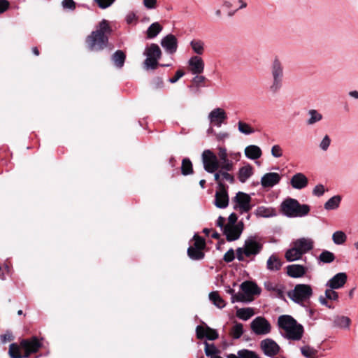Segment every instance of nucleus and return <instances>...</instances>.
Here are the masks:
<instances>
[{"instance_id": "obj_1", "label": "nucleus", "mask_w": 358, "mask_h": 358, "mask_svg": "<svg viewBox=\"0 0 358 358\" xmlns=\"http://www.w3.org/2000/svg\"><path fill=\"white\" fill-rule=\"evenodd\" d=\"M112 33V28L108 20L103 19L96 26L85 38V43L88 50L91 52H100L108 47L109 36Z\"/></svg>"}, {"instance_id": "obj_2", "label": "nucleus", "mask_w": 358, "mask_h": 358, "mask_svg": "<svg viewBox=\"0 0 358 358\" xmlns=\"http://www.w3.org/2000/svg\"><path fill=\"white\" fill-rule=\"evenodd\" d=\"M278 327L282 337L289 341H300L303 335L304 328L302 324L289 315L278 317Z\"/></svg>"}, {"instance_id": "obj_3", "label": "nucleus", "mask_w": 358, "mask_h": 358, "mask_svg": "<svg viewBox=\"0 0 358 358\" xmlns=\"http://www.w3.org/2000/svg\"><path fill=\"white\" fill-rule=\"evenodd\" d=\"M264 242L262 238L258 236H250L241 248L236 249V258L240 262L245 261V258H250L254 260L255 257L259 254L263 249Z\"/></svg>"}, {"instance_id": "obj_4", "label": "nucleus", "mask_w": 358, "mask_h": 358, "mask_svg": "<svg viewBox=\"0 0 358 358\" xmlns=\"http://www.w3.org/2000/svg\"><path fill=\"white\" fill-rule=\"evenodd\" d=\"M282 213L288 217H303L310 211L307 204H301L296 199L287 198L281 203Z\"/></svg>"}, {"instance_id": "obj_5", "label": "nucleus", "mask_w": 358, "mask_h": 358, "mask_svg": "<svg viewBox=\"0 0 358 358\" xmlns=\"http://www.w3.org/2000/svg\"><path fill=\"white\" fill-rule=\"evenodd\" d=\"M143 55L146 57L143 62L144 69L155 70L159 66V59L162 56V50L156 43H151L147 45L143 52Z\"/></svg>"}, {"instance_id": "obj_6", "label": "nucleus", "mask_w": 358, "mask_h": 358, "mask_svg": "<svg viewBox=\"0 0 358 358\" xmlns=\"http://www.w3.org/2000/svg\"><path fill=\"white\" fill-rule=\"evenodd\" d=\"M311 286L308 284H297L294 288L288 292L287 296L296 303L302 305L313 296Z\"/></svg>"}, {"instance_id": "obj_7", "label": "nucleus", "mask_w": 358, "mask_h": 358, "mask_svg": "<svg viewBox=\"0 0 358 358\" xmlns=\"http://www.w3.org/2000/svg\"><path fill=\"white\" fill-rule=\"evenodd\" d=\"M206 247L205 239L196 234H194L187 251L188 257L194 261L203 259L205 257L203 250Z\"/></svg>"}, {"instance_id": "obj_8", "label": "nucleus", "mask_w": 358, "mask_h": 358, "mask_svg": "<svg viewBox=\"0 0 358 358\" xmlns=\"http://www.w3.org/2000/svg\"><path fill=\"white\" fill-rule=\"evenodd\" d=\"M271 72L272 75L273 81L270 85V91L273 93L278 92L282 86L283 80V66L277 57L274 59L271 66Z\"/></svg>"}, {"instance_id": "obj_9", "label": "nucleus", "mask_w": 358, "mask_h": 358, "mask_svg": "<svg viewBox=\"0 0 358 358\" xmlns=\"http://www.w3.org/2000/svg\"><path fill=\"white\" fill-rule=\"evenodd\" d=\"M43 338H38L36 336L20 340V346L24 350V357L29 358L31 354L36 353L43 346Z\"/></svg>"}, {"instance_id": "obj_10", "label": "nucleus", "mask_w": 358, "mask_h": 358, "mask_svg": "<svg viewBox=\"0 0 358 358\" xmlns=\"http://www.w3.org/2000/svg\"><path fill=\"white\" fill-rule=\"evenodd\" d=\"M201 159L204 170L209 173H213L220 168V162L217 157L210 150H203Z\"/></svg>"}, {"instance_id": "obj_11", "label": "nucleus", "mask_w": 358, "mask_h": 358, "mask_svg": "<svg viewBox=\"0 0 358 358\" xmlns=\"http://www.w3.org/2000/svg\"><path fill=\"white\" fill-rule=\"evenodd\" d=\"M250 328L256 335H266L271 331L269 322L263 317H257L250 323Z\"/></svg>"}, {"instance_id": "obj_12", "label": "nucleus", "mask_w": 358, "mask_h": 358, "mask_svg": "<svg viewBox=\"0 0 358 358\" xmlns=\"http://www.w3.org/2000/svg\"><path fill=\"white\" fill-rule=\"evenodd\" d=\"M234 201L236 202L234 209L241 214L248 213L252 209L251 197L246 193L238 192L234 198Z\"/></svg>"}, {"instance_id": "obj_13", "label": "nucleus", "mask_w": 358, "mask_h": 358, "mask_svg": "<svg viewBox=\"0 0 358 358\" xmlns=\"http://www.w3.org/2000/svg\"><path fill=\"white\" fill-rule=\"evenodd\" d=\"M260 348L263 353L271 358L275 357L280 350L279 345L271 338H265L260 342Z\"/></svg>"}, {"instance_id": "obj_14", "label": "nucleus", "mask_w": 358, "mask_h": 358, "mask_svg": "<svg viewBox=\"0 0 358 358\" xmlns=\"http://www.w3.org/2000/svg\"><path fill=\"white\" fill-rule=\"evenodd\" d=\"M208 120L211 125L220 127L227 120V115L224 109L216 108L208 114Z\"/></svg>"}, {"instance_id": "obj_15", "label": "nucleus", "mask_w": 358, "mask_h": 358, "mask_svg": "<svg viewBox=\"0 0 358 358\" xmlns=\"http://www.w3.org/2000/svg\"><path fill=\"white\" fill-rule=\"evenodd\" d=\"M243 231V223L239 222L236 226H225L222 232L228 241L231 242L238 239Z\"/></svg>"}, {"instance_id": "obj_16", "label": "nucleus", "mask_w": 358, "mask_h": 358, "mask_svg": "<svg viewBox=\"0 0 358 358\" xmlns=\"http://www.w3.org/2000/svg\"><path fill=\"white\" fill-rule=\"evenodd\" d=\"M161 45L168 54L173 55L178 50V41L175 35L169 34L162 38Z\"/></svg>"}, {"instance_id": "obj_17", "label": "nucleus", "mask_w": 358, "mask_h": 358, "mask_svg": "<svg viewBox=\"0 0 358 358\" xmlns=\"http://www.w3.org/2000/svg\"><path fill=\"white\" fill-rule=\"evenodd\" d=\"M188 66L192 74L199 75L203 72L205 64L201 57L194 55L188 60Z\"/></svg>"}, {"instance_id": "obj_18", "label": "nucleus", "mask_w": 358, "mask_h": 358, "mask_svg": "<svg viewBox=\"0 0 358 358\" xmlns=\"http://www.w3.org/2000/svg\"><path fill=\"white\" fill-rule=\"evenodd\" d=\"M281 180L278 173L269 172L265 173L261 178V185L264 188H271L278 185Z\"/></svg>"}, {"instance_id": "obj_19", "label": "nucleus", "mask_w": 358, "mask_h": 358, "mask_svg": "<svg viewBox=\"0 0 358 358\" xmlns=\"http://www.w3.org/2000/svg\"><path fill=\"white\" fill-rule=\"evenodd\" d=\"M214 203L219 208H225L229 204L227 187L218 188L215 193Z\"/></svg>"}, {"instance_id": "obj_20", "label": "nucleus", "mask_w": 358, "mask_h": 358, "mask_svg": "<svg viewBox=\"0 0 358 358\" xmlns=\"http://www.w3.org/2000/svg\"><path fill=\"white\" fill-rule=\"evenodd\" d=\"M299 250L302 252V255L306 254L310 251L314 247V241L310 238H300L292 242Z\"/></svg>"}, {"instance_id": "obj_21", "label": "nucleus", "mask_w": 358, "mask_h": 358, "mask_svg": "<svg viewBox=\"0 0 358 358\" xmlns=\"http://www.w3.org/2000/svg\"><path fill=\"white\" fill-rule=\"evenodd\" d=\"M347 278L345 273H338L328 280L326 286L331 289H340L345 284Z\"/></svg>"}, {"instance_id": "obj_22", "label": "nucleus", "mask_w": 358, "mask_h": 358, "mask_svg": "<svg viewBox=\"0 0 358 358\" xmlns=\"http://www.w3.org/2000/svg\"><path fill=\"white\" fill-rule=\"evenodd\" d=\"M308 268L301 264H290L286 267V272L288 276L293 278L303 277L307 272Z\"/></svg>"}, {"instance_id": "obj_23", "label": "nucleus", "mask_w": 358, "mask_h": 358, "mask_svg": "<svg viewBox=\"0 0 358 358\" xmlns=\"http://www.w3.org/2000/svg\"><path fill=\"white\" fill-rule=\"evenodd\" d=\"M308 180L307 177L302 173L294 174L291 180L290 184L294 189H301L308 185Z\"/></svg>"}, {"instance_id": "obj_24", "label": "nucleus", "mask_w": 358, "mask_h": 358, "mask_svg": "<svg viewBox=\"0 0 358 358\" xmlns=\"http://www.w3.org/2000/svg\"><path fill=\"white\" fill-rule=\"evenodd\" d=\"M218 157L220 161V166L223 165L225 169H231V164H234L231 159L229 158V153L224 146H218Z\"/></svg>"}, {"instance_id": "obj_25", "label": "nucleus", "mask_w": 358, "mask_h": 358, "mask_svg": "<svg viewBox=\"0 0 358 358\" xmlns=\"http://www.w3.org/2000/svg\"><path fill=\"white\" fill-rule=\"evenodd\" d=\"M241 289L248 296L258 295L261 292V289L257 285L252 281H245L241 283Z\"/></svg>"}, {"instance_id": "obj_26", "label": "nucleus", "mask_w": 358, "mask_h": 358, "mask_svg": "<svg viewBox=\"0 0 358 358\" xmlns=\"http://www.w3.org/2000/svg\"><path fill=\"white\" fill-rule=\"evenodd\" d=\"M254 169L252 165L247 164L246 165L239 168L237 177L241 183H245L253 175Z\"/></svg>"}, {"instance_id": "obj_27", "label": "nucleus", "mask_w": 358, "mask_h": 358, "mask_svg": "<svg viewBox=\"0 0 358 358\" xmlns=\"http://www.w3.org/2000/svg\"><path fill=\"white\" fill-rule=\"evenodd\" d=\"M282 263L277 255H271L266 262V268L271 271H278L280 270Z\"/></svg>"}, {"instance_id": "obj_28", "label": "nucleus", "mask_w": 358, "mask_h": 358, "mask_svg": "<svg viewBox=\"0 0 358 358\" xmlns=\"http://www.w3.org/2000/svg\"><path fill=\"white\" fill-rule=\"evenodd\" d=\"M245 155L247 158L255 160L261 157L262 152L259 146L250 145L245 148Z\"/></svg>"}, {"instance_id": "obj_29", "label": "nucleus", "mask_w": 358, "mask_h": 358, "mask_svg": "<svg viewBox=\"0 0 358 358\" xmlns=\"http://www.w3.org/2000/svg\"><path fill=\"white\" fill-rule=\"evenodd\" d=\"M303 255L294 245L292 244V248L288 249L285 254V257L287 262H294L301 259Z\"/></svg>"}, {"instance_id": "obj_30", "label": "nucleus", "mask_w": 358, "mask_h": 358, "mask_svg": "<svg viewBox=\"0 0 358 358\" xmlns=\"http://www.w3.org/2000/svg\"><path fill=\"white\" fill-rule=\"evenodd\" d=\"M111 59L117 68L121 69L124 64L126 60V54L124 51L118 50L113 54Z\"/></svg>"}, {"instance_id": "obj_31", "label": "nucleus", "mask_w": 358, "mask_h": 358, "mask_svg": "<svg viewBox=\"0 0 358 358\" xmlns=\"http://www.w3.org/2000/svg\"><path fill=\"white\" fill-rule=\"evenodd\" d=\"M208 296H209V300L217 308L222 309L226 306V302L220 296V295L217 291L211 292L209 294Z\"/></svg>"}, {"instance_id": "obj_32", "label": "nucleus", "mask_w": 358, "mask_h": 358, "mask_svg": "<svg viewBox=\"0 0 358 358\" xmlns=\"http://www.w3.org/2000/svg\"><path fill=\"white\" fill-rule=\"evenodd\" d=\"M189 45L192 51L198 56L202 55L205 51V43L201 39H193L190 41Z\"/></svg>"}, {"instance_id": "obj_33", "label": "nucleus", "mask_w": 358, "mask_h": 358, "mask_svg": "<svg viewBox=\"0 0 358 358\" xmlns=\"http://www.w3.org/2000/svg\"><path fill=\"white\" fill-rule=\"evenodd\" d=\"M254 314L255 312L252 308H237L236 313V317L244 321L249 320Z\"/></svg>"}, {"instance_id": "obj_34", "label": "nucleus", "mask_w": 358, "mask_h": 358, "mask_svg": "<svg viewBox=\"0 0 358 358\" xmlns=\"http://www.w3.org/2000/svg\"><path fill=\"white\" fill-rule=\"evenodd\" d=\"M255 214L257 217H270L275 215V212L272 208L259 206L256 209Z\"/></svg>"}, {"instance_id": "obj_35", "label": "nucleus", "mask_w": 358, "mask_h": 358, "mask_svg": "<svg viewBox=\"0 0 358 358\" xmlns=\"http://www.w3.org/2000/svg\"><path fill=\"white\" fill-rule=\"evenodd\" d=\"M20 343H11L9 346L8 354L11 358H25L21 352Z\"/></svg>"}, {"instance_id": "obj_36", "label": "nucleus", "mask_w": 358, "mask_h": 358, "mask_svg": "<svg viewBox=\"0 0 358 358\" xmlns=\"http://www.w3.org/2000/svg\"><path fill=\"white\" fill-rule=\"evenodd\" d=\"M308 113L310 117L307 120L306 123L308 125H313L321 121L323 118L322 115L315 109L309 110Z\"/></svg>"}, {"instance_id": "obj_37", "label": "nucleus", "mask_w": 358, "mask_h": 358, "mask_svg": "<svg viewBox=\"0 0 358 358\" xmlns=\"http://www.w3.org/2000/svg\"><path fill=\"white\" fill-rule=\"evenodd\" d=\"M341 201V197L339 195L334 196L324 203V208L328 210H335L339 207Z\"/></svg>"}, {"instance_id": "obj_38", "label": "nucleus", "mask_w": 358, "mask_h": 358, "mask_svg": "<svg viewBox=\"0 0 358 358\" xmlns=\"http://www.w3.org/2000/svg\"><path fill=\"white\" fill-rule=\"evenodd\" d=\"M162 30V27L158 22L152 23L147 30V37L153 38L156 37Z\"/></svg>"}, {"instance_id": "obj_39", "label": "nucleus", "mask_w": 358, "mask_h": 358, "mask_svg": "<svg viewBox=\"0 0 358 358\" xmlns=\"http://www.w3.org/2000/svg\"><path fill=\"white\" fill-rule=\"evenodd\" d=\"M181 173L184 176L193 173V166L191 160L189 158H184L182 161Z\"/></svg>"}, {"instance_id": "obj_40", "label": "nucleus", "mask_w": 358, "mask_h": 358, "mask_svg": "<svg viewBox=\"0 0 358 358\" xmlns=\"http://www.w3.org/2000/svg\"><path fill=\"white\" fill-rule=\"evenodd\" d=\"M335 255L333 252L324 250L319 255L318 260L324 264H329L335 260Z\"/></svg>"}, {"instance_id": "obj_41", "label": "nucleus", "mask_w": 358, "mask_h": 358, "mask_svg": "<svg viewBox=\"0 0 358 358\" xmlns=\"http://www.w3.org/2000/svg\"><path fill=\"white\" fill-rule=\"evenodd\" d=\"M220 168H222V181L226 180L229 182L231 184H234L235 182V178L234 176L229 173V172L232 171L234 169V164H231V169H225L223 168V165L220 166Z\"/></svg>"}, {"instance_id": "obj_42", "label": "nucleus", "mask_w": 358, "mask_h": 358, "mask_svg": "<svg viewBox=\"0 0 358 358\" xmlns=\"http://www.w3.org/2000/svg\"><path fill=\"white\" fill-rule=\"evenodd\" d=\"M301 352L306 358H318L317 350L308 345L303 346L300 348Z\"/></svg>"}, {"instance_id": "obj_43", "label": "nucleus", "mask_w": 358, "mask_h": 358, "mask_svg": "<svg viewBox=\"0 0 358 358\" xmlns=\"http://www.w3.org/2000/svg\"><path fill=\"white\" fill-rule=\"evenodd\" d=\"M243 334V325L236 322L231 329L230 335L234 339H238Z\"/></svg>"}, {"instance_id": "obj_44", "label": "nucleus", "mask_w": 358, "mask_h": 358, "mask_svg": "<svg viewBox=\"0 0 358 358\" xmlns=\"http://www.w3.org/2000/svg\"><path fill=\"white\" fill-rule=\"evenodd\" d=\"M332 240L336 245H342L347 240L346 234L342 231H336L332 235Z\"/></svg>"}, {"instance_id": "obj_45", "label": "nucleus", "mask_w": 358, "mask_h": 358, "mask_svg": "<svg viewBox=\"0 0 358 358\" xmlns=\"http://www.w3.org/2000/svg\"><path fill=\"white\" fill-rule=\"evenodd\" d=\"M238 129L241 133L245 135H250L255 132V130L249 124L243 121H239L238 122Z\"/></svg>"}, {"instance_id": "obj_46", "label": "nucleus", "mask_w": 358, "mask_h": 358, "mask_svg": "<svg viewBox=\"0 0 358 358\" xmlns=\"http://www.w3.org/2000/svg\"><path fill=\"white\" fill-rule=\"evenodd\" d=\"M209 327L206 326L203 327L201 325H198L196 328V334L198 339H203L205 338V336H206V333L209 329Z\"/></svg>"}, {"instance_id": "obj_47", "label": "nucleus", "mask_w": 358, "mask_h": 358, "mask_svg": "<svg viewBox=\"0 0 358 358\" xmlns=\"http://www.w3.org/2000/svg\"><path fill=\"white\" fill-rule=\"evenodd\" d=\"M220 173H222V168H219L217 171H216L215 172L213 173H214V180L217 183V188L227 187L223 182L222 178V174Z\"/></svg>"}, {"instance_id": "obj_48", "label": "nucleus", "mask_w": 358, "mask_h": 358, "mask_svg": "<svg viewBox=\"0 0 358 358\" xmlns=\"http://www.w3.org/2000/svg\"><path fill=\"white\" fill-rule=\"evenodd\" d=\"M206 80V78L203 76H201L200 74L196 75L192 80V83L197 87L203 86L205 81Z\"/></svg>"}, {"instance_id": "obj_49", "label": "nucleus", "mask_w": 358, "mask_h": 358, "mask_svg": "<svg viewBox=\"0 0 358 358\" xmlns=\"http://www.w3.org/2000/svg\"><path fill=\"white\" fill-rule=\"evenodd\" d=\"M62 6L64 10H74L76 8V2L73 0H63Z\"/></svg>"}, {"instance_id": "obj_50", "label": "nucleus", "mask_w": 358, "mask_h": 358, "mask_svg": "<svg viewBox=\"0 0 358 358\" xmlns=\"http://www.w3.org/2000/svg\"><path fill=\"white\" fill-rule=\"evenodd\" d=\"M98 6L101 9H106L110 7L115 0H94Z\"/></svg>"}, {"instance_id": "obj_51", "label": "nucleus", "mask_w": 358, "mask_h": 358, "mask_svg": "<svg viewBox=\"0 0 358 358\" xmlns=\"http://www.w3.org/2000/svg\"><path fill=\"white\" fill-rule=\"evenodd\" d=\"M271 152L272 156L275 158L281 157L283 154L282 149L279 145H274L271 148Z\"/></svg>"}, {"instance_id": "obj_52", "label": "nucleus", "mask_w": 358, "mask_h": 358, "mask_svg": "<svg viewBox=\"0 0 358 358\" xmlns=\"http://www.w3.org/2000/svg\"><path fill=\"white\" fill-rule=\"evenodd\" d=\"M334 289H327L325 291V296L327 299L332 301H337L338 299V294L334 290Z\"/></svg>"}, {"instance_id": "obj_53", "label": "nucleus", "mask_w": 358, "mask_h": 358, "mask_svg": "<svg viewBox=\"0 0 358 358\" xmlns=\"http://www.w3.org/2000/svg\"><path fill=\"white\" fill-rule=\"evenodd\" d=\"M331 143V139L328 135H325L322 141L320 144V148L326 151L329 148Z\"/></svg>"}, {"instance_id": "obj_54", "label": "nucleus", "mask_w": 358, "mask_h": 358, "mask_svg": "<svg viewBox=\"0 0 358 358\" xmlns=\"http://www.w3.org/2000/svg\"><path fill=\"white\" fill-rule=\"evenodd\" d=\"M235 259L234 251L232 248H230L224 255L223 260L225 262L229 263L234 261Z\"/></svg>"}, {"instance_id": "obj_55", "label": "nucleus", "mask_w": 358, "mask_h": 358, "mask_svg": "<svg viewBox=\"0 0 358 358\" xmlns=\"http://www.w3.org/2000/svg\"><path fill=\"white\" fill-rule=\"evenodd\" d=\"M208 331V333H206V336H205V338L210 340V341H214L218 338V333L216 330L209 328Z\"/></svg>"}, {"instance_id": "obj_56", "label": "nucleus", "mask_w": 358, "mask_h": 358, "mask_svg": "<svg viewBox=\"0 0 358 358\" xmlns=\"http://www.w3.org/2000/svg\"><path fill=\"white\" fill-rule=\"evenodd\" d=\"M216 352V348L213 344L209 345L205 343V353L207 356H212Z\"/></svg>"}, {"instance_id": "obj_57", "label": "nucleus", "mask_w": 358, "mask_h": 358, "mask_svg": "<svg viewBox=\"0 0 358 358\" xmlns=\"http://www.w3.org/2000/svg\"><path fill=\"white\" fill-rule=\"evenodd\" d=\"M152 85L155 89H160L164 87V81L162 78L156 77L152 81Z\"/></svg>"}, {"instance_id": "obj_58", "label": "nucleus", "mask_w": 358, "mask_h": 358, "mask_svg": "<svg viewBox=\"0 0 358 358\" xmlns=\"http://www.w3.org/2000/svg\"><path fill=\"white\" fill-rule=\"evenodd\" d=\"M185 75V72L182 70V69H179L178 70L176 73H175V76L170 78L169 79V81L171 83H176L180 78H182L183 76Z\"/></svg>"}, {"instance_id": "obj_59", "label": "nucleus", "mask_w": 358, "mask_h": 358, "mask_svg": "<svg viewBox=\"0 0 358 358\" xmlns=\"http://www.w3.org/2000/svg\"><path fill=\"white\" fill-rule=\"evenodd\" d=\"M324 187L323 185H321V184L316 185L313 190V194L317 196H322L324 194Z\"/></svg>"}, {"instance_id": "obj_60", "label": "nucleus", "mask_w": 358, "mask_h": 358, "mask_svg": "<svg viewBox=\"0 0 358 358\" xmlns=\"http://www.w3.org/2000/svg\"><path fill=\"white\" fill-rule=\"evenodd\" d=\"M238 220V216L235 213H232L230 214V215L228 217V223L226 224V226H236V222Z\"/></svg>"}, {"instance_id": "obj_61", "label": "nucleus", "mask_w": 358, "mask_h": 358, "mask_svg": "<svg viewBox=\"0 0 358 358\" xmlns=\"http://www.w3.org/2000/svg\"><path fill=\"white\" fill-rule=\"evenodd\" d=\"M231 303L243 302L245 301V296L241 293L234 294L231 298Z\"/></svg>"}, {"instance_id": "obj_62", "label": "nucleus", "mask_w": 358, "mask_h": 358, "mask_svg": "<svg viewBox=\"0 0 358 358\" xmlns=\"http://www.w3.org/2000/svg\"><path fill=\"white\" fill-rule=\"evenodd\" d=\"M143 5L148 9H153L157 6V0H143Z\"/></svg>"}, {"instance_id": "obj_63", "label": "nucleus", "mask_w": 358, "mask_h": 358, "mask_svg": "<svg viewBox=\"0 0 358 358\" xmlns=\"http://www.w3.org/2000/svg\"><path fill=\"white\" fill-rule=\"evenodd\" d=\"M0 338L3 343H6L8 341H12L13 339V336L10 332L8 331L4 334L1 335Z\"/></svg>"}, {"instance_id": "obj_64", "label": "nucleus", "mask_w": 358, "mask_h": 358, "mask_svg": "<svg viewBox=\"0 0 358 358\" xmlns=\"http://www.w3.org/2000/svg\"><path fill=\"white\" fill-rule=\"evenodd\" d=\"M137 20V16L134 12L129 13L126 16V22L127 24H130L133 23L134 21Z\"/></svg>"}]
</instances>
